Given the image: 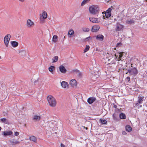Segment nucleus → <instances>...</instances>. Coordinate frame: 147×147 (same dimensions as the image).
<instances>
[{
	"label": "nucleus",
	"mask_w": 147,
	"mask_h": 147,
	"mask_svg": "<svg viewBox=\"0 0 147 147\" xmlns=\"http://www.w3.org/2000/svg\"><path fill=\"white\" fill-rule=\"evenodd\" d=\"M123 134L125 135L126 134V133L125 131H123L122 132Z\"/></svg>",
	"instance_id": "43"
},
{
	"label": "nucleus",
	"mask_w": 147,
	"mask_h": 147,
	"mask_svg": "<svg viewBox=\"0 0 147 147\" xmlns=\"http://www.w3.org/2000/svg\"><path fill=\"white\" fill-rule=\"evenodd\" d=\"M110 60V59H109L108 60V61H109Z\"/></svg>",
	"instance_id": "55"
},
{
	"label": "nucleus",
	"mask_w": 147,
	"mask_h": 147,
	"mask_svg": "<svg viewBox=\"0 0 147 147\" xmlns=\"http://www.w3.org/2000/svg\"><path fill=\"white\" fill-rule=\"evenodd\" d=\"M12 132L9 131H5L3 132V135L5 136H9L12 134Z\"/></svg>",
	"instance_id": "18"
},
{
	"label": "nucleus",
	"mask_w": 147,
	"mask_h": 147,
	"mask_svg": "<svg viewBox=\"0 0 147 147\" xmlns=\"http://www.w3.org/2000/svg\"><path fill=\"white\" fill-rule=\"evenodd\" d=\"M123 25L120 24L119 22H117L115 26V30L117 31H120L122 30Z\"/></svg>",
	"instance_id": "6"
},
{
	"label": "nucleus",
	"mask_w": 147,
	"mask_h": 147,
	"mask_svg": "<svg viewBox=\"0 0 147 147\" xmlns=\"http://www.w3.org/2000/svg\"><path fill=\"white\" fill-rule=\"evenodd\" d=\"M126 129L127 131L129 132L131 130L132 128L129 125H128L126 127Z\"/></svg>",
	"instance_id": "31"
},
{
	"label": "nucleus",
	"mask_w": 147,
	"mask_h": 147,
	"mask_svg": "<svg viewBox=\"0 0 147 147\" xmlns=\"http://www.w3.org/2000/svg\"><path fill=\"white\" fill-rule=\"evenodd\" d=\"M122 45V44L121 42L118 43L116 45V47H119L121 46Z\"/></svg>",
	"instance_id": "39"
},
{
	"label": "nucleus",
	"mask_w": 147,
	"mask_h": 147,
	"mask_svg": "<svg viewBox=\"0 0 147 147\" xmlns=\"http://www.w3.org/2000/svg\"><path fill=\"white\" fill-rule=\"evenodd\" d=\"M90 38V37H87V38H85V40H86V41H87V40H88V39H89Z\"/></svg>",
	"instance_id": "46"
},
{
	"label": "nucleus",
	"mask_w": 147,
	"mask_h": 147,
	"mask_svg": "<svg viewBox=\"0 0 147 147\" xmlns=\"http://www.w3.org/2000/svg\"><path fill=\"white\" fill-rule=\"evenodd\" d=\"M65 38V36H64V38Z\"/></svg>",
	"instance_id": "56"
},
{
	"label": "nucleus",
	"mask_w": 147,
	"mask_h": 147,
	"mask_svg": "<svg viewBox=\"0 0 147 147\" xmlns=\"http://www.w3.org/2000/svg\"><path fill=\"white\" fill-rule=\"evenodd\" d=\"M110 64H115V62L114 61H112L111 62Z\"/></svg>",
	"instance_id": "42"
},
{
	"label": "nucleus",
	"mask_w": 147,
	"mask_h": 147,
	"mask_svg": "<svg viewBox=\"0 0 147 147\" xmlns=\"http://www.w3.org/2000/svg\"><path fill=\"white\" fill-rule=\"evenodd\" d=\"M57 36L55 35L53 36L52 38V41L53 42L55 43L57 42Z\"/></svg>",
	"instance_id": "25"
},
{
	"label": "nucleus",
	"mask_w": 147,
	"mask_h": 147,
	"mask_svg": "<svg viewBox=\"0 0 147 147\" xmlns=\"http://www.w3.org/2000/svg\"><path fill=\"white\" fill-rule=\"evenodd\" d=\"M86 129H88V128H87V127H86Z\"/></svg>",
	"instance_id": "50"
},
{
	"label": "nucleus",
	"mask_w": 147,
	"mask_h": 147,
	"mask_svg": "<svg viewBox=\"0 0 147 147\" xmlns=\"http://www.w3.org/2000/svg\"><path fill=\"white\" fill-rule=\"evenodd\" d=\"M74 31L72 30H69V31L68 33V35H72L73 34H74Z\"/></svg>",
	"instance_id": "36"
},
{
	"label": "nucleus",
	"mask_w": 147,
	"mask_h": 147,
	"mask_svg": "<svg viewBox=\"0 0 147 147\" xmlns=\"http://www.w3.org/2000/svg\"><path fill=\"white\" fill-rule=\"evenodd\" d=\"M132 64H131V67H132Z\"/></svg>",
	"instance_id": "49"
},
{
	"label": "nucleus",
	"mask_w": 147,
	"mask_h": 147,
	"mask_svg": "<svg viewBox=\"0 0 147 147\" xmlns=\"http://www.w3.org/2000/svg\"><path fill=\"white\" fill-rule=\"evenodd\" d=\"M22 3L24 2L25 1V0H18Z\"/></svg>",
	"instance_id": "45"
},
{
	"label": "nucleus",
	"mask_w": 147,
	"mask_h": 147,
	"mask_svg": "<svg viewBox=\"0 0 147 147\" xmlns=\"http://www.w3.org/2000/svg\"><path fill=\"white\" fill-rule=\"evenodd\" d=\"M126 22L127 24H131L134 23V21L132 19L128 20L126 21Z\"/></svg>",
	"instance_id": "23"
},
{
	"label": "nucleus",
	"mask_w": 147,
	"mask_h": 147,
	"mask_svg": "<svg viewBox=\"0 0 147 147\" xmlns=\"http://www.w3.org/2000/svg\"><path fill=\"white\" fill-rule=\"evenodd\" d=\"M58 57L57 56H55L52 59V63H55L57 62L58 59Z\"/></svg>",
	"instance_id": "27"
},
{
	"label": "nucleus",
	"mask_w": 147,
	"mask_h": 147,
	"mask_svg": "<svg viewBox=\"0 0 147 147\" xmlns=\"http://www.w3.org/2000/svg\"><path fill=\"white\" fill-rule=\"evenodd\" d=\"M69 84L72 87H74L76 86L77 82L76 80L72 79L70 81Z\"/></svg>",
	"instance_id": "11"
},
{
	"label": "nucleus",
	"mask_w": 147,
	"mask_h": 147,
	"mask_svg": "<svg viewBox=\"0 0 147 147\" xmlns=\"http://www.w3.org/2000/svg\"><path fill=\"white\" fill-rule=\"evenodd\" d=\"M19 133L18 132H15V135L16 136H18V135H19Z\"/></svg>",
	"instance_id": "40"
},
{
	"label": "nucleus",
	"mask_w": 147,
	"mask_h": 147,
	"mask_svg": "<svg viewBox=\"0 0 147 147\" xmlns=\"http://www.w3.org/2000/svg\"><path fill=\"white\" fill-rule=\"evenodd\" d=\"M96 100V98L94 97H90L87 100L89 104H91Z\"/></svg>",
	"instance_id": "14"
},
{
	"label": "nucleus",
	"mask_w": 147,
	"mask_h": 147,
	"mask_svg": "<svg viewBox=\"0 0 147 147\" xmlns=\"http://www.w3.org/2000/svg\"><path fill=\"white\" fill-rule=\"evenodd\" d=\"M82 30L83 31L85 32H88L89 30V28H83Z\"/></svg>",
	"instance_id": "38"
},
{
	"label": "nucleus",
	"mask_w": 147,
	"mask_h": 147,
	"mask_svg": "<svg viewBox=\"0 0 147 147\" xmlns=\"http://www.w3.org/2000/svg\"><path fill=\"white\" fill-rule=\"evenodd\" d=\"M74 71L76 72L77 75L79 77H80L82 76V73L79 70L76 69Z\"/></svg>",
	"instance_id": "26"
},
{
	"label": "nucleus",
	"mask_w": 147,
	"mask_h": 147,
	"mask_svg": "<svg viewBox=\"0 0 147 147\" xmlns=\"http://www.w3.org/2000/svg\"><path fill=\"white\" fill-rule=\"evenodd\" d=\"M90 0H84L82 2L81 5L82 6L88 3Z\"/></svg>",
	"instance_id": "32"
},
{
	"label": "nucleus",
	"mask_w": 147,
	"mask_h": 147,
	"mask_svg": "<svg viewBox=\"0 0 147 147\" xmlns=\"http://www.w3.org/2000/svg\"><path fill=\"white\" fill-rule=\"evenodd\" d=\"M119 117L120 119H125L126 118L125 115L123 113H121L120 114Z\"/></svg>",
	"instance_id": "29"
},
{
	"label": "nucleus",
	"mask_w": 147,
	"mask_h": 147,
	"mask_svg": "<svg viewBox=\"0 0 147 147\" xmlns=\"http://www.w3.org/2000/svg\"><path fill=\"white\" fill-rule=\"evenodd\" d=\"M55 69V67L54 66H51L49 68V71L51 72L52 74H53V71Z\"/></svg>",
	"instance_id": "21"
},
{
	"label": "nucleus",
	"mask_w": 147,
	"mask_h": 147,
	"mask_svg": "<svg viewBox=\"0 0 147 147\" xmlns=\"http://www.w3.org/2000/svg\"><path fill=\"white\" fill-rule=\"evenodd\" d=\"M110 0H105V1H107V2H108Z\"/></svg>",
	"instance_id": "47"
},
{
	"label": "nucleus",
	"mask_w": 147,
	"mask_h": 147,
	"mask_svg": "<svg viewBox=\"0 0 147 147\" xmlns=\"http://www.w3.org/2000/svg\"><path fill=\"white\" fill-rule=\"evenodd\" d=\"M11 43L12 46L13 47H16L18 45V43L16 41H11Z\"/></svg>",
	"instance_id": "24"
},
{
	"label": "nucleus",
	"mask_w": 147,
	"mask_h": 147,
	"mask_svg": "<svg viewBox=\"0 0 147 147\" xmlns=\"http://www.w3.org/2000/svg\"><path fill=\"white\" fill-rule=\"evenodd\" d=\"M26 25L28 27L30 28L34 25V23L30 19H28L27 21Z\"/></svg>",
	"instance_id": "7"
},
{
	"label": "nucleus",
	"mask_w": 147,
	"mask_h": 147,
	"mask_svg": "<svg viewBox=\"0 0 147 147\" xmlns=\"http://www.w3.org/2000/svg\"><path fill=\"white\" fill-rule=\"evenodd\" d=\"M11 38V35L10 34L6 35L4 39V43L6 46L7 47L9 45V41Z\"/></svg>",
	"instance_id": "4"
},
{
	"label": "nucleus",
	"mask_w": 147,
	"mask_h": 147,
	"mask_svg": "<svg viewBox=\"0 0 147 147\" xmlns=\"http://www.w3.org/2000/svg\"><path fill=\"white\" fill-rule=\"evenodd\" d=\"M111 8H109L106 11L105 13V16L106 18H108L110 17L111 16Z\"/></svg>",
	"instance_id": "12"
},
{
	"label": "nucleus",
	"mask_w": 147,
	"mask_h": 147,
	"mask_svg": "<svg viewBox=\"0 0 147 147\" xmlns=\"http://www.w3.org/2000/svg\"><path fill=\"white\" fill-rule=\"evenodd\" d=\"M61 86L62 87L64 88H68L69 85L67 82L63 81L61 83Z\"/></svg>",
	"instance_id": "13"
},
{
	"label": "nucleus",
	"mask_w": 147,
	"mask_h": 147,
	"mask_svg": "<svg viewBox=\"0 0 147 147\" xmlns=\"http://www.w3.org/2000/svg\"><path fill=\"white\" fill-rule=\"evenodd\" d=\"M43 19H45L47 17V13L46 11H44L42 13Z\"/></svg>",
	"instance_id": "28"
},
{
	"label": "nucleus",
	"mask_w": 147,
	"mask_h": 147,
	"mask_svg": "<svg viewBox=\"0 0 147 147\" xmlns=\"http://www.w3.org/2000/svg\"><path fill=\"white\" fill-rule=\"evenodd\" d=\"M9 141L12 145H15L20 143L19 141H18L14 139H11Z\"/></svg>",
	"instance_id": "15"
},
{
	"label": "nucleus",
	"mask_w": 147,
	"mask_h": 147,
	"mask_svg": "<svg viewBox=\"0 0 147 147\" xmlns=\"http://www.w3.org/2000/svg\"><path fill=\"white\" fill-rule=\"evenodd\" d=\"M29 139L33 142L36 143L37 142V139L36 137L34 136H32L29 137Z\"/></svg>",
	"instance_id": "17"
},
{
	"label": "nucleus",
	"mask_w": 147,
	"mask_h": 147,
	"mask_svg": "<svg viewBox=\"0 0 147 147\" xmlns=\"http://www.w3.org/2000/svg\"><path fill=\"white\" fill-rule=\"evenodd\" d=\"M125 53L124 52H121L119 53V55H117L118 58H117L116 55H114V58H115L116 59V60L118 61L120 60H124V58L125 57V56L124 55Z\"/></svg>",
	"instance_id": "3"
},
{
	"label": "nucleus",
	"mask_w": 147,
	"mask_h": 147,
	"mask_svg": "<svg viewBox=\"0 0 147 147\" xmlns=\"http://www.w3.org/2000/svg\"><path fill=\"white\" fill-rule=\"evenodd\" d=\"M144 97H139V99L137 101L138 103H136V105L137 104L139 103L141 104L142 103V102L143 101V99L144 98Z\"/></svg>",
	"instance_id": "22"
},
{
	"label": "nucleus",
	"mask_w": 147,
	"mask_h": 147,
	"mask_svg": "<svg viewBox=\"0 0 147 147\" xmlns=\"http://www.w3.org/2000/svg\"><path fill=\"white\" fill-rule=\"evenodd\" d=\"M104 36L101 35H98L96 36V39L100 40H102L103 39Z\"/></svg>",
	"instance_id": "19"
},
{
	"label": "nucleus",
	"mask_w": 147,
	"mask_h": 147,
	"mask_svg": "<svg viewBox=\"0 0 147 147\" xmlns=\"http://www.w3.org/2000/svg\"><path fill=\"white\" fill-rule=\"evenodd\" d=\"M41 118L40 115H34L33 117V119L35 121H38Z\"/></svg>",
	"instance_id": "16"
},
{
	"label": "nucleus",
	"mask_w": 147,
	"mask_h": 147,
	"mask_svg": "<svg viewBox=\"0 0 147 147\" xmlns=\"http://www.w3.org/2000/svg\"><path fill=\"white\" fill-rule=\"evenodd\" d=\"M100 121L102 124H106L107 122L106 120L103 119H100Z\"/></svg>",
	"instance_id": "35"
},
{
	"label": "nucleus",
	"mask_w": 147,
	"mask_h": 147,
	"mask_svg": "<svg viewBox=\"0 0 147 147\" xmlns=\"http://www.w3.org/2000/svg\"><path fill=\"white\" fill-rule=\"evenodd\" d=\"M65 145L61 143V147H65Z\"/></svg>",
	"instance_id": "44"
},
{
	"label": "nucleus",
	"mask_w": 147,
	"mask_h": 147,
	"mask_svg": "<svg viewBox=\"0 0 147 147\" xmlns=\"http://www.w3.org/2000/svg\"><path fill=\"white\" fill-rule=\"evenodd\" d=\"M59 68L60 71L62 73L65 74L67 71V70L65 67L62 65L59 66Z\"/></svg>",
	"instance_id": "10"
},
{
	"label": "nucleus",
	"mask_w": 147,
	"mask_h": 147,
	"mask_svg": "<svg viewBox=\"0 0 147 147\" xmlns=\"http://www.w3.org/2000/svg\"><path fill=\"white\" fill-rule=\"evenodd\" d=\"M146 1H147V0H145Z\"/></svg>",
	"instance_id": "51"
},
{
	"label": "nucleus",
	"mask_w": 147,
	"mask_h": 147,
	"mask_svg": "<svg viewBox=\"0 0 147 147\" xmlns=\"http://www.w3.org/2000/svg\"><path fill=\"white\" fill-rule=\"evenodd\" d=\"M89 19L90 21L92 23H98L100 22L98 18L90 17Z\"/></svg>",
	"instance_id": "8"
},
{
	"label": "nucleus",
	"mask_w": 147,
	"mask_h": 147,
	"mask_svg": "<svg viewBox=\"0 0 147 147\" xmlns=\"http://www.w3.org/2000/svg\"><path fill=\"white\" fill-rule=\"evenodd\" d=\"M90 0H84L82 2L81 5L82 6L88 3Z\"/></svg>",
	"instance_id": "33"
},
{
	"label": "nucleus",
	"mask_w": 147,
	"mask_h": 147,
	"mask_svg": "<svg viewBox=\"0 0 147 147\" xmlns=\"http://www.w3.org/2000/svg\"><path fill=\"white\" fill-rule=\"evenodd\" d=\"M103 17H105V16H104V15H103Z\"/></svg>",
	"instance_id": "54"
},
{
	"label": "nucleus",
	"mask_w": 147,
	"mask_h": 147,
	"mask_svg": "<svg viewBox=\"0 0 147 147\" xmlns=\"http://www.w3.org/2000/svg\"><path fill=\"white\" fill-rule=\"evenodd\" d=\"M126 79L128 80V82H129L130 81V77H127Z\"/></svg>",
	"instance_id": "41"
},
{
	"label": "nucleus",
	"mask_w": 147,
	"mask_h": 147,
	"mask_svg": "<svg viewBox=\"0 0 147 147\" xmlns=\"http://www.w3.org/2000/svg\"><path fill=\"white\" fill-rule=\"evenodd\" d=\"M114 107H115V108H116L115 106H114Z\"/></svg>",
	"instance_id": "53"
},
{
	"label": "nucleus",
	"mask_w": 147,
	"mask_h": 147,
	"mask_svg": "<svg viewBox=\"0 0 147 147\" xmlns=\"http://www.w3.org/2000/svg\"><path fill=\"white\" fill-rule=\"evenodd\" d=\"M47 99L50 106L53 107H55L56 106L57 100L53 96L51 95H49L47 96Z\"/></svg>",
	"instance_id": "1"
},
{
	"label": "nucleus",
	"mask_w": 147,
	"mask_h": 147,
	"mask_svg": "<svg viewBox=\"0 0 147 147\" xmlns=\"http://www.w3.org/2000/svg\"><path fill=\"white\" fill-rule=\"evenodd\" d=\"M1 130V127H0V131Z\"/></svg>",
	"instance_id": "48"
},
{
	"label": "nucleus",
	"mask_w": 147,
	"mask_h": 147,
	"mask_svg": "<svg viewBox=\"0 0 147 147\" xmlns=\"http://www.w3.org/2000/svg\"><path fill=\"white\" fill-rule=\"evenodd\" d=\"M90 49V47L89 45H86V47L84 51V53H85V52L87 51Z\"/></svg>",
	"instance_id": "34"
},
{
	"label": "nucleus",
	"mask_w": 147,
	"mask_h": 147,
	"mask_svg": "<svg viewBox=\"0 0 147 147\" xmlns=\"http://www.w3.org/2000/svg\"><path fill=\"white\" fill-rule=\"evenodd\" d=\"M90 12L93 14H96L99 12V8L97 5H93L89 8Z\"/></svg>",
	"instance_id": "2"
},
{
	"label": "nucleus",
	"mask_w": 147,
	"mask_h": 147,
	"mask_svg": "<svg viewBox=\"0 0 147 147\" xmlns=\"http://www.w3.org/2000/svg\"><path fill=\"white\" fill-rule=\"evenodd\" d=\"M128 71L131 75L135 76L138 74V71L136 68H134L131 69H129Z\"/></svg>",
	"instance_id": "5"
},
{
	"label": "nucleus",
	"mask_w": 147,
	"mask_h": 147,
	"mask_svg": "<svg viewBox=\"0 0 147 147\" xmlns=\"http://www.w3.org/2000/svg\"><path fill=\"white\" fill-rule=\"evenodd\" d=\"M20 54L23 56H25L26 55V52L24 50H21L19 51Z\"/></svg>",
	"instance_id": "20"
},
{
	"label": "nucleus",
	"mask_w": 147,
	"mask_h": 147,
	"mask_svg": "<svg viewBox=\"0 0 147 147\" xmlns=\"http://www.w3.org/2000/svg\"><path fill=\"white\" fill-rule=\"evenodd\" d=\"M1 59V56H0V59Z\"/></svg>",
	"instance_id": "52"
},
{
	"label": "nucleus",
	"mask_w": 147,
	"mask_h": 147,
	"mask_svg": "<svg viewBox=\"0 0 147 147\" xmlns=\"http://www.w3.org/2000/svg\"><path fill=\"white\" fill-rule=\"evenodd\" d=\"M1 121L3 123H7V121L6 119V118H2L1 119Z\"/></svg>",
	"instance_id": "37"
},
{
	"label": "nucleus",
	"mask_w": 147,
	"mask_h": 147,
	"mask_svg": "<svg viewBox=\"0 0 147 147\" xmlns=\"http://www.w3.org/2000/svg\"><path fill=\"white\" fill-rule=\"evenodd\" d=\"M57 126L56 125V123L53 122L51 123V127L52 128H54V129H56L57 128Z\"/></svg>",
	"instance_id": "30"
},
{
	"label": "nucleus",
	"mask_w": 147,
	"mask_h": 147,
	"mask_svg": "<svg viewBox=\"0 0 147 147\" xmlns=\"http://www.w3.org/2000/svg\"><path fill=\"white\" fill-rule=\"evenodd\" d=\"M100 28V26L98 25L93 26L92 28L91 31L93 32H96L98 31Z\"/></svg>",
	"instance_id": "9"
}]
</instances>
